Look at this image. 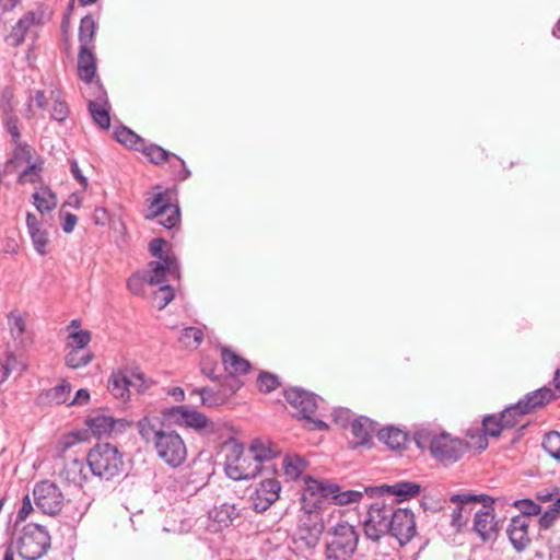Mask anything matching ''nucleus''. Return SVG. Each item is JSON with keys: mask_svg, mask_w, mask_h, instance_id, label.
I'll return each mask as SVG.
<instances>
[{"mask_svg": "<svg viewBox=\"0 0 560 560\" xmlns=\"http://www.w3.org/2000/svg\"><path fill=\"white\" fill-rule=\"evenodd\" d=\"M280 490V482L266 476L250 497L254 510L258 513L267 511L278 500Z\"/></svg>", "mask_w": 560, "mask_h": 560, "instance_id": "obj_17", "label": "nucleus"}, {"mask_svg": "<svg viewBox=\"0 0 560 560\" xmlns=\"http://www.w3.org/2000/svg\"><path fill=\"white\" fill-rule=\"evenodd\" d=\"M36 506L45 514H57L63 504V494L58 486L50 480L37 482L33 490Z\"/></svg>", "mask_w": 560, "mask_h": 560, "instance_id": "obj_15", "label": "nucleus"}, {"mask_svg": "<svg viewBox=\"0 0 560 560\" xmlns=\"http://www.w3.org/2000/svg\"><path fill=\"white\" fill-rule=\"evenodd\" d=\"M8 326L11 337L19 347L25 348L32 343V339L26 331V322L23 316L11 313L8 316Z\"/></svg>", "mask_w": 560, "mask_h": 560, "instance_id": "obj_25", "label": "nucleus"}, {"mask_svg": "<svg viewBox=\"0 0 560 560\" xmlns=\"http://www.w3.org/2000/svg\"><path fill=\"white\" fill-rule=\"evenodd\" d=\"M107 225L115 233V241L117 245L122 247L126 243L125 237L127 233L125 223L119 218L107 215Z\"/></svg>", "mask_w": 560, "mask_h": 560, "instance_id": "obj_55", "label": "nucleus"}, {"mask_svg": "<svg viewBox=\"0 0 560 560\" xmlns=\"http://www.w3.org/2000/svg\"><path fill=\"white\" fill-rule=\"evenodd\" d=\"M70 392H71L70 383L67 381H62L60 384L48 389L45 393V396L50 404L60 405V404H65L67 401V398H68Z\"/></svg>", "mask_w": 560, "mask_h": 560, "instance_id": "obj_47", "label": "nucleus"}, {"mask_svg": "<svg viewBox=\"0 0 560 560\" xmlns=\"http://www.w3.org/2000/svg\"><path fill=\"white\" fill-rule=\"evenodd\" d=\"M114 139L125 148L138 151L145 144V139L127 126L120 125L114 130Z\"/></svg>", "mask_w": 560, "mask_h": 560, "instance_id": "obj_27", "label": "nucleus"}, {"mask_svg": "<svg viewBox=\"0 0 560 560\" xmlns=\"http://www.w3.org/2000/svg\"><path fill=\"white\" fill-rule=\"evenodd\" d=\"M30 235L34 245L35 250L44 255L46 254V246L48 244V235L42 228L30 231Z\"/></svg>", "mask_w": 560, "mask_h": 560, "instance_id": "obj_56", "label": "nucleus"}, {"mask_svg": "<svg viewBox=\"0 0 560 560\" xmlns=\"http://www.w3.org/2000/svg\"><path fill=\"white\" fill-rule=\"evenodd\" d=\"M145 283H147L145 273L138 272V273L132 275L128 279L127 287L133 294H142Z\"/></svg>", "mask_w": 560, "mask_h": 560, "instance_id": "obj_62", "label": "nucleus"}, {"mask_svg": "<svg viewBox=\"0 0 560 560\" xmlns=\"http://www.w3.org/2000/svg\"><path fill=\"white\" fill-rule=\"evenodd\" d=\"M366 509L363 530L368 539L378 541L390 535L400 546H405L417 535L416 517L410 509L396 508L393 503H387V500L368 503Z\"/></svg>", "mask_w": 560, "mask_h": 560, "instance_id": "obj_1", "label": "nucleus"}, {"mask_svg": "<svg viewBox=\"0 0 560 560\" xmlns=\"http://www.w3.org/2000/svg\"><path fill=\"white\" fill-rule=\"evenodd\" d=\"M529 525L530 520L524 518L523 515H515L510 521L506 533L510 542L517 552L524 551L532 542L528 533Z\"/></svg>", "mask_w": 560, "mask_h": 560, "instance_id": "obj_19", "label": "nucleus"}, {"mask_svg": "<svg viewBox=\"0 0 560 560\" xmlns=\"http://www.w3.org/2000/svg\"><path fill=\"white\" fill-rule=\"evenodd\" d=\"M16 548L21 558L37 560L47 553L50 548L48 530L36 523L26 524L16 540Z\"/></svg>", "mask_w": 560, "mask_h": 560, "instance_id": "obj_8", "label": "nucleus"}, {"mask_svg": "<svg viewBox=\"0 0 560 560\" xmlns=\"http://www.w3.org/2000/svg\"><path fill=\"white\" fill-rule=\"evenodd\" d=\"M166 164L168 165V172L172 179L175 182L186 180L191 175V172L187 167L185 161L175 153H173L172 159L166 161Z\"/></svg>", "mask_w": 560, "mask_h": 560, "instance_id": "obj_40", "label": "nucleus"}, {"mask_svg": "<svg viewBox=\"0 0 560 560\" xmlns=\"http://www.w3.org/2000/svg\"><path fill=\"white\" fill-rule=\"evenodd\" d=\"M241 464H243V467H248L252 470L257 467L258 468L257 476L260 474H264V472L266 474V476H268L276 471V468L273 465H271V464L267 465V466L260 465L255 459H252V455H249V454L241 460Z\"/></svg>", "mask_w": 560, "mask_h": 560, "instance_id": "obj_60", "label": "nucleus"}, {"mask_svg": "<svg viewBox=\"0 0 560 560\" xmlns=\"http://www.w3.org/2000/svg\"><path fill=\"white\" fill-rule=\"evenodd\" d=\"M203 340V332L198 327H186L182 330L180 341L186 346L198 348Z\"/></svg>", "mask_w": 560, "mask_h": 560, "instance_id": "obj_52", "label": "nucleus"}, {"mask_svg": "<svg viewBox=\"0 0 560 560\" xmlns=\"http://www.w3.org/2000/svg\"><path fill=\"white\" fill-rule=\"evenodd\" d=\"M105 444L97 443L86 456V462L91 472L102 478L105 472Z\"/></svg>", "mask_w": 560, "mask_h": 560, "instance_id": "obj_32", "label": "nucleus"}, {"mask_svg": "<svg viewBox=\"0 0 560 560\" xmlns=\"http://www.w3.org/2000/svg\"><path fill=\"white\" fill-rule=\"evenodd\" d=\"M377 439L390 450H404L410 441L409 434L406 431L394 425L381 429L377 432Z\"/></svg>", "mask_w": 560, "mask_h": 560, "instance_id": "obj_24", "label": "nucleus"}, {"mask_svg": "<svg viewBox=\"0 0 560 560\" xmlns=\"http://www.w3.org/2000/svg\"><path fill=\"white\" fill-rule=\"evenodd\" d=\"M303 480L301 502H307L310 508L327 509V504L347 505L360 502L364 498L363 485L354 490H343L339 483L326 478L307 475Z\"/></svg>", "mask_w": 560, "mask_h": 560, "instance_id": "obj_2", "label": "nucleus"}, {"mask_svg": "<svg viewBox=\"0 0 560 560\" xmlns=\"http://www.w3.org/2000/svg\"><path fill=\"white\" fill-rule=\"evenodd\" d=\"M513 506L517 508L518 515H523L526 520H530V516H537L541 512V506L528 498L515 500Z\"/></svg>", "mask_w": 560, "mask_h": 560, "instance_id": "obj_51", "label": "nucleus"}, {"mask_svg": "<svg viewBox=\"0 0 560 560\" xmlns=\"http://www.w3.org/2000/svg\"><path fill=\"white\" fill-rule=\"evenodd\" d=\"M88 439V431H73L66 435L59 443L58 447L61 452L67 451L75 443Z\"/></svg>", "mask_w": 560, "mask_h": 560, "instance_id": "obj_59", "label": "nucleus"}, {"mask_svg": "<svg viewBox=\"0 0 560 560\" xmlns=\"http://www.w3.org/2000/svg\"><path fill=\"white\" fill-rule=\"evenodd\" d=\"M248 453L252 455V459H255L260 465L269 463L278 454L270 444H266L259 439L252 442Z\"/></svg>", "mask_w": 560, "mask_h": 560, "instance_id": "obj_37", "label": "nucleus"}, {"mask_svg": "<svg viewBox=\"0 0 560 560\" xmlns=\"http://www.w3.org/2000/svg\"><path fill=\"white\" fill-rule=\"evenodd\" d=\"M456 504V508L453 510L451 514V526L456 529V532H460L462 528L466 525L467 520L464 518L463 513L466 511V506L469 503H459L453 502Z\"/></svg>", "mask_w": 560, "mask_h": 560, "instance_id": "obj_58", "label": "nucleus"}, {"mask_svg": "<svg viewBox=\"0 0 560 560\" xmlns=\"http://www.w3.org/2000/svg\"><path fill=\"white\" fill-rule=\"evenodd\" d=\"M302 510L304 511V515L301 518L300 533L301 539L305 541V545L308 548H315L320 537L324 535L327 529L325 526V517L324 513L326 511L325 508H310L307 502H301Z\"/></svg>", "mask_w": 560, "mask_h": 560, "instance_id": "obj_11", "label": "nucleus"}, {"mask_svg": "<svg viewBox=\"0 0 560 560\" xmlns=\"http://www.w3.org/2000/svg\"><path fill=\"white\" fill-rule=\"evenodd\" d=\"M124 455L118 448L107 443V480L121 475H127Z\"/></svg>", "mask_w": 560, "mask_h": 560, "instance_id": "obj_28", "label": "nucleus"}, {"mask_svg": "<svg viewBox=\"0 0 560 560\" xmlns=\"http://www.w3.org/2000/svg\"><path fill=\"white\" fill-rule=\"evenodd\" d=\"M85 424L91 431L92 435L101 439L105 433V412L104 410H98L94 416H89L85 419Z\"/></svg>", "mask_w": 560, "mask_h": 560, "instance_id": "obj_50", "label": "nucleus"}, {"mask_svg": "<svg viewBox=\"0 0 560 560\" xmlns=\"http://www.w3.org/2000/svg\"><path fill=\"white\" fill-rule=\"evenodd\" d=\"M559 513L557 509H552L549 506L545 512H540L538 524L540 529H548L550 528L556 520L558 518Z\"/></svg>", "mask_w": 560, "mask_h": 560, "instance_id": "obj_61", "label": "nucleus"}, {"mask_svg": "<svg viewBox=\"0 0 560 560\" xmlns=\"http://www.w3.org/2000/svg\"><path fill=\"white\" fill-rule=\"evenodd\" d=\"M280 385V378L277 374L261 371L257 376V387L262 394H269L276 390Z\"/></svg>", "mask_w": 560, "mask_h": 560, "instance_id": "obj_48", "label": "nucleus"}, {"mask_svg": "<svg viewBox=\"0 0 560 560\" xmlns=\"http://www.w3.org/2000/svg\"><path fill=\"white\" fill-rule=\"evenodd\" d=\"M39 22V16H37L34 12H27L12 27V31L7 36L5 40L13 47L20 46L24 42L28 30Z\"/></svg>", "mask_w": 560, "mask_h": 560, "instance_id": "obj_22", "label": "nucleus"}, {"mask_svg": "<svg viewBox=\"0 0 560 560\" xmlns=\"http://www.w3.org/2000/svg\"><path fill=\"white\" fill-rule=\"evenodd\" d=\"M175 296L174 288L171 284H162L154 293L153 299L158 308L163 310Z\"/></svg>", "mask_w": 560, "mask_h": 560, "instance_id": "obj_54", "label": "nucleus"}, {"mask_svg": "<svg viewBox=\"0 0 560 560\" xmlns=\"http://www.w3.org/2000/svg\"><path fill=\"white\" fill-rule=\"evenodd\" d=\"M209 424L212 422L205 413L186 405L167 407L161 411L162 428L179 425L200 431L207 429Z\"/></svg>", "mask_w": 560, "mask_h": 560, "instance_id": "obj_9", "label": "nucleus"}, {"mask_svg": "<svg viewBox=\"0 0 560 560\" xmlns=\"http://www.w3.org/2000/svg\"><path fill=\"white\" fill-rule=\"evenodd\" d=\"M283 396L285 401L295 410L292 416L299 420H304L308 430H328L329 427L325 421L313 418L318 407L317 400L319 397L316 394L299 386H292L283 389Z\"/></svg>", "mask_w": 560, "mask_h": 560, "instance_id": "obj_5", "label": "nucleus"}, {"mask_svg": "<svg viewBox=\"0 0 560 560\" xmlns=\"http://www.w3.org/2000/svg\"><path fill=\"white\" fill-rule=\"evenodd\" d=\"M139 152H141L148 161L154 165H162L163 163H166V161L172 159L173 155V152H170L155 143H150L147 140L145 144L141 147Z\"/></svg>", "mask_w": 560, "mask_h": 560, "instance_id": "obj_35", "label": "nucleus"}, {"mask_svg": "<svg viewBox=\"0 0 560 560\" xmlns=\"http://www.w3.org/2000/svg\"><path fill=\"white\" fill-rule=\"evenodd\" d=\"M33 203L42 214L50 212L57 207V196L47 186H43L33 194Z\"/></svg>", "mask_w": 560, "mask_h": 560, "instance_id": "obj_30", "label": "nucleus"}, {"mask_svg": "<svg viewBox=\"0 0 560 560\" xmlns=\"http://www.w3.org/2000/svg\"><path fill=\"white\" fill-rule=\"evenodd\" d=\"M152 384L153 381L145 377L138 368L130 369L125 365L112 371L107 378V390L125 406L130 399V386L139 394H144Z\"/></svg>", "mask_w": 560, "mask_h": 560, "instance_id": "obj_4", "label": "nucleus"}, {"mask_svg": "<svg viewBox=\"0 0 560 560\" xmlns=\"http://www.w3.org/2000/svg\"><path fill=\"white\" fill-rule=\"evenodd\" d=\"M138 431L140 436L147 442L154 444L159 441L160 435L163 434L166 430L162 428H158L156 424L153 422V419L150 417H143L138 422Z\"/></svg>", "mask_w": 560, "mask_h": 560, "instance_id": "obj_38", "label": "nucleus"}, {"mask_svg": "<svg viewBox=\"0 0 560 560\" xmlns=\"http://www.w3.org/2000/svg\"><path fill=\"white\" fill-rule=\"evenodd\" d=\"M91 341V332L86 329L72 330L66 341L67 349L86 350Z\"/></svg>", "mask_w": 560, "mask_h": 560, "instance_id": "obj_44", "label": "nucleus"}, {"mask_svg": "<svg viewBox=\"0 0 560 560\" xmlns=\"http://www.w3.org/2000/svg\"><path fill=\"white\" fill-rule=\"evenodd\" d=\"M221 350V361L224 366L225 374H234V375H246L252 370V363L241 357L238 353L233 351L231 348L226 346H222Z\"/></svg>", "mask_w": 560, "mask_h": 560, "instance_id": "obj_21", "label": "nucleus"}, {"mask_svg": "<svg viewBox=\"0 0 560 560\" xmlns=\"http://www.w3.org/2000/svg\"><path fill=\"white\" fill-rule=\"evenodd\" d=\"M156 192L145 198L147 213L145 220H153L166 215L165 219H159L158 223L167 229L173 230L180 223V209L177 203L173 202L172 191L170 189L162 190V186L153 187Z\"/></svg>", "mask_w": 560, "mask_h": 560, "instance_id": "obj_7", "label": "nucleus"}, {"mask_svg": "<svg viewBox=\"0 0 560 560\" xmlns=\"http://www.w3.org/2000/svg\"><path fill=\"white\" fill-rule=\"evenodd\" d=\"M93 359V354L89 350L69 349L65 355V364L70 369H79L88 365Z\"/></svg>", "mask_w": 560, "mask_h": 560, "instance_id": "obj_43", "label": "nucleus"}, {"mask_svg": "<svg viewBox=\"0 0 560 560\" xmlns=\"http://www.w3.org/2000/svg\"><path fill=\"white\" fill-rule=\"evenodd\" d=\"M472 529L483 542L495 540L500 533L495 512L477 511L474 516Z\"/></svg>", "mask_w": 560, "mask_h": 560, "instance_id": "obj_20", "label": "nucleus"}, {"mask_svg": "<svg viewBox=\"0 0 560 560\" xmlns=\"http://www.w3.org/2000/svg\"><path fill=\"white\" fill-rule=\"evenodd\" d=\"M12 142L14 143V159L30 163L32 159L31 147L26 142L21 141V139Z\"/></svg>", "mask_w": 560, "mask_h": 560, "instance_id": "obj_64", "label": "nucleus"}, {"mask_svg": "<svg viewBox=\"0 0 560 560\" xmlns=\"http://www.w3.org/2000/svg\"><path fill=\"white\" fill-rule=\"evenodd\" d=\"M467 435L471 439V440H475V444H476V447L481 452V451H485L488 445H489V442H488V439L487 436H489L488 434H486L481 429L477 428V429H469L467 431Z\"/></svg>", "mask_w": 560, "mask_h": 560, "instance_id": "obj_63", "label": "nucleus"}, {"mask_svg": "<svg viewBox=\"0 0 560 560\" xmlns=\"http://www.w3.org/2000/svg\"><path fill=\"white\" fill-rule=\"evenodd\" d=\"M209 515L221 528H223L231 526L234 520L240 517L241 510L235 504L222 503L211 510Z\"/></svg>", "mask_w": 560, "mask_h": 560, "instance_id": "obj_26", "label": "nucleus"}, {"mask_svg": "<svg viewBox=\"0 0 560 560\" xmlns=\"http://www.w3.org/2000/svg\"><path fill=\"white\" fill-rule=\"evenodd\" d=\"M542 448L552 457L555 460L560 462V432L549 431L547 432L541 442Z\"/></svg>", "mask_w": 560, "mask_h": 560, "instance_id": "obj_45", "label": "nucleus"}, {"mask_svg": "<svg viewBox=\"0 0 560 560\" xmlns=\"http://www.w3.org/2000/svg\"><path fill=\"white\" fill-rule=\"evenodd\" d=\"M144 273L147 284H163L167 276L174 279L179 278V264L174 255H166L162 260L150 261Z\"/></svg>", "mask_w": 560, "mask_h": 560, "instance_id": "obj_16", "label": "nucleus"}, {"mask_svg": "<svg viewBox=\"0 0 560 560\" xmlns=\"http://www.w3.org/2000/svg\"><path fill=\"white\" fill-rule=\"evenodd\" d=\"M360 534L357 527L347 521H338L328 526L324 536V556L326 560H349L357 552Z\"/></svg>", "mask_w": 560, "mask_h": 560, "instance_id": "obj_3", "label": "nucleus"}, {"mask_svg": "<svg viewBox=\"0 0 560 560\" xmlns=\"http://www.w3.org/2000/svg\"><path fill=\"white\" fill-rule=\"evenodd\" d=\"M225 447H229V452L225 455L224 460V471L225 475L234 480H249L257 477L258 468L249 469L248 467H243L241 460L244 456V445L237 442L235 439H231L225 443Z\"/></svg>", "mask_w": 560, "mask_h": 560, "instance_id": "obj_14", "label": "nucleus"}, {"mask_svg": "<svg viewBox=\"0 0 560 560\" xmlns=\"http://www.w3.org/2000/svg\"><path fill=\"white\" fill-rule=\"evenodd\" d=\"M190 395L200 396L201 405L203 407L213 408L225 404L215 385L192 388Z\"/></svg>", "mask_w": 560, "mask_h": 560, "instance_id": "obj_34", "label": "nucleus"}, {"mask_svg": "<svg viewBox=\"0 0 560 560\" xmlns=\"http://www.w3.org/2000/svg\"><path fill=\"white\" fill-rule=\"evenodd\" d=\"M89 110L93 120L100 128L105 129V102L90 101Z\"/></svg>", "mask_w": 560, "mask_h": 560, "instance_id": "obj_57", "label": "nucleus"}, {"mask_svg": "<svg viewBox=\"0 0 560 560\" xmlns=\"http://www.w3.org/2000/svg\"><path fill=\"white\" fill-rule=\"evenodd\" d=\"M83 463L79 459L71 460L61 471L60 477L68 482L77 486H81L85 476L82 475Z\"/></svg>", "mask_w": 560, "mask_h": 560, "instance_id": "obj_42", "label": "nucleus"}, {"mask_svg": "<svg viewBox=\"0 0 560 560\" xmlns=\"http://www.w3.org/2000/svg\"><path fill=\"white\" fill-rule=\"evenodd\" d=\"M352 439L348 441V447L357 450L359 447H371L373 445L372 435L375 431V422L365 416H360L350 422Z\"/></svg>", "mask_w": 560, "mask_h": 560, "instance_id": "obj_18", "label": "nucleus"}, {"mask_svg": "<svg viewBox=\"0 0 560 560\" xmlns=\"http://www.w3.org/2000/svg\"><path fill=\"white\" fill-rule=\"evenodd\" d=\"M470 444L459 438H452L447 432H441L432 447L431 456L444 464H454L469 451Z\"/></svg>", "mask_w": 560, "mask_h": 560, "instance_id": "obj_13", "label": "nucleus"}, {"mask_svg": "<svg viewBox=\"0 0 560 560\" xmlns=\"http://www.w3.org/2000/svg\"><path fill=\"white\" fill-rule=\"evenodd\" d=\"M308 463L300 455H287L282 460V468L287 477L296 480L301 477Z\"/></svg>", "mask_w": 560, "mask_h": 560, "instance_id": "obj_36", "label": "nucleus"}, {"mask_svg": "<svg viewBox=\"0 0 560 560\" xmlns=\"http://www.w3.org/2000/svg\"><path fill=\"white\" fill-rule=\"evenodd\" d=\"M25 369L26 365L13 352L7 353L3 360L0 358V383L5 382L12 372L22 373Z\"/></svg>", "mask_w": 560, "mask_h": 560, "instance_id": "obj_39", "label": "nucleus"}, {"mask_svg": "<svg viewBox=\"0 0 560 560\" xmlns=\"http://www.w3.org/2000/svg\"><path fill=\"white\" fill-rule=\"evenodd\" d=\"M133 422L126 418H114L107 416V436L121 434L132 427Z\"/></svg>", "mask_w": 560, "mask_h": 560, "instance_id": "obj_53", "label": "nucleus"}, {"mask_svg": "<svg viewBox=\"0 0 560 560\" xmlns=\"http://www.w3.org/2000/svg\"><path fill=\"white\" fill-rule=\"evenodd\" d=\"M451 502L459 503H481L482 509L480 511L494 512L495 499L486 493L474 494V493H455L450 497Z\"/></svg>", "mask_w": 560, "mask_h": 560, "instance_id": "obj_31", "label": "nucleus"}, {"mask_svg": "<svg viewBox=\"0 0 560 560\" xmlns=\"http://www.w3.org/2000/svg\"><path fill=\"white\" fill-rule=\"evenodd\" d=\"M481 423V430L491 438H499L504 430H508L500 416L498 417L497 415H486Z\"/></svg>", "mask_w": 560, "mask_h": 560, "instance_id": "obj_46", "label": "nucleus"}, {"mask_svg": "<svg viewBox=\"0 0 560 560\" xmlns=\"http://www.w3.org/2000/svg\"><path fill=\"white\" fill-rule=\"evenodd\" d=\"M2 109V124L7 132L11 136L12 141H19L21 139V132L19 128V118L13 113V106L10 101L5 102L1 106Z\"/></svg>", "mask_w": 560, "mask_h": 560, "instance_id": "obj_33", "label": "nucleus"}, {"mask_svg": "<svg viewBox=\"0 0 560 560\" xmlns=\"http://www.w3.org/2000/svg\"><path fill=\"white\" fill-rule=\"evenodd\" d=\"M439 433L428 427H420L413 433V440L416 445L420 450H429L432 452V447L438 439Z\"/></svg>", "mask_w": 560, "mask_h": 560, "instance_id": "obj_41", "label": "nucleus"}, {"mask_svg": "<svg viewBox=\"0 0 560 560\" xmlns=\"http://www.w3.org/2000/svg\"><path fill=\"white\" fill-rule=\"evenodd\" d=\"M96 74V58L88 46H80L78 75L84 83H91Z\"/></svg>", "mask_w": 560, "mask_h": 560, "instance_id": "obj_23", "label": "nucleus"}, {"mask_svg": "<svg viewBox=\"0 0 560 560\" xmlns=\"http://www.w3.org/2000/svg\"><path fill=\"white\" fill-rule=\"evenodd\" d=\"M215 386L220 390L224 402H226L244 386V382L237 375L222 374L215 382Z\"/></svg>", "mask_w": 560, "mask_h": 560, "instance_id": "obj_29", "label": "nucleus"}, {"mask_svg": "<svg viewBox=\"0 0 560 560\" xmlns=\"http://www.w3.org/2000/svg\"><path fill=\"white\" fill-rule=\"evenodd\" d=\"M95 34V21L91 15L81 19L79 27L80 46H88L93 40Z\"/></svg>", "mask_w": 560, "mask_h": 560, "instance_id": "obj_49", "label": "nucleus"}, {"mask_svg": "<svg viewBox=\"0 0 560 560\" xmlns=\"http://www.w3.org/2000/svg\"><path fill=\"white\" fill-rule=\"evenodd\" d=\"M558 396L551 388L548 386H542L532 393L526 394L516 404H512L505 407L500 412V418L508 430L513 429L518 424L522 417L539 408H542L548 402L556 400Z\"/></svg>", "mask_w": 560, "mask_h": 560, "instance_id": "obj_6", "label": "nucleus"}, {"mask_svg": "<svg viewBox=\"0 0 560 560\" xmlns=\"http://www.w3.org/2000/svg\"><path fill=\"white\" fill-rule=\"evenodd\" d=\"M154 448L159 457L174 468L179 467L187 457V448L182 436L173 430H166L161 434Z\"/></svg>", "mask_w": 560, "mask_h": 560, "instance_id": "obj_12", "label": "nucleus"}, {"mask_svg": "<svg viewBox=\"0 0 560 560\" xmlns=\"http://www.w3.org/2000/svg\"><path fill=\"white\" fill-rule=\"evenodd\" d=\"M422 491L420 483L409 480H400L393 485L364 486L363 494L373 501L386 500L385 495L394 497L389 503H401L417 498Z\"/></svg>", "mask_w": 560, "mask_h": 560, "instance_id": "obj_10", "label": "nucleus"}]
</instances>
